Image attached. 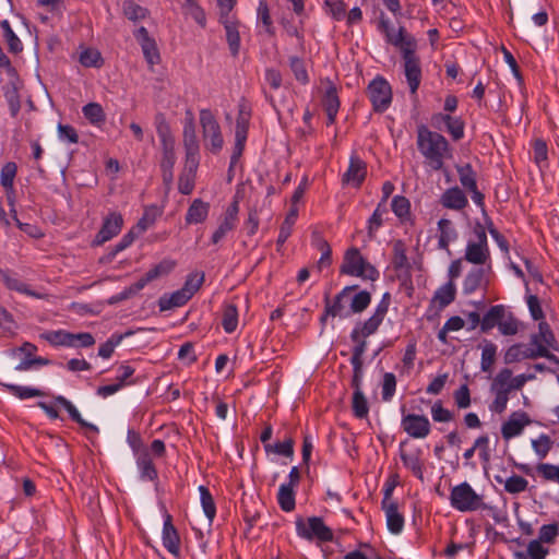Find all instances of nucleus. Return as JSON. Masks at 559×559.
Segmentation results:
<instances>
[{"mask_svg": "<svg viewBox=\"0 0 559 559\" xmlns=\"http://www.w3.org/2000/svg\"><path fill=\"white\" fill-rule=\"evenodd\" d=\"M450 502L454 509L461 512L487 508V504L483 502L481 497L477 495L472 486L466 481L452 488Z\"/></svg>", "mask_w": 559, "mask_h": 559, "instance_id": "39448f33", "label": "nucleus"}, {"mask_svg": "<svg viewBox=\"0 0 559 559\" xmlns=\"http://www.w3.org/2000/svg\"><path fill=\"white\" fill-rule=\"evenodd\" d=\"M371 302V294L367 290H360L350 300V312L360 313L366 310Z\"/></svg>", "mask_w": 559, "mask_h": 559, "instance_id": "052dcab7", "label": "nucleus"}, {"mask_svg": "<svg viewBox=\"0 0 559 559\" xmlns=\"http://www.w3.org/2000/svg\"><path fill=\"white\" fill-rule=\"evenodd\" d=\"M324 8L335 21H342L346 16L347 5L343 0H325Z\"/></svg>", "mask_w": 559, "mask_h": 559, "instance_id": "680f3d73", "label": "nucleus"}, {"mask_svg": "<svg viewBox=\"0 0 559 559\" xmlns=\"http://www.w3.org/2000/svg\"><path fill=\"white\" fill-rule=\"evenodd\" d=\"M512 370L509 368L501 369L491 383L492 390L503 391L510 394L513 390H520L524 385V373L512 377Z\"/></svg>", "mask_w": 559, "mask_h": 559, "instance_id": "ddd939ff", "label": "nucleus"}, {"mask_svg": "<svg viewBox=\"0 0 559 559\" xmlns=\"http://www.w3.org/2000/svg\"><path fill=\"white\" fill-rule=\"evenodd\" d=\"M322 106L324 111H338L341 102L337 95L336 86L330 82L329 87L325 90V93L322 97Z\"/></svg>", "mask_w": 559, "mask_h": 559, "instance_id": "603ef678", "label": "nucleus"}, {"mask_svg": "<svg viewBox=\"0 0 559 559\" xmlns=\"http://www.w3.org/2000/svg\"><path fill=\"white\" fill-rule=\"evenodd\" d=\"M559 536V525L557 523L545 524L539 528V535L536 540L540 544H554Z\"/></svg>", "mask_w": 559, "mask_h": 559, "instance_id": "0e129e2a", "label": "nucleus"}, {"mask_svg": "<svg viewBox=\"0 0 559 559\" xmlns=\"http://www.w3.org/2000/svg\"><path fill=\"white\" fill-rule=\"evenodd\" d=\"M250 118H251V109H250V107L247 106L246 102L242 99L238 104V115L236 118L235 135L248 138Z\"/></svg>", "mask_w": 559, "mask_h": 559, "instance_id": "c756f323", "label": "nucleus"}, {"mask_svg": "<svg viewBox=\"0 0 559 559\" xmlns=\"http://www.w3.org/2000/svg\"><path fill=\"white\" fill-rule=\"evenodd\" d=\"M134 37L142 48L146 62L151 67L158 64L160 62V53L155 39L150 36L148 31L141 26L134 32Z\"/></svg>", "mask_w": 559, "mask_h": 559, "instance_id": "f8f14e48", "label": "nucleus"}, {"mask_svg": "<svg viewBox=\"0 0 559 559\" xmlns=\"http://www.w3.org/2000/svg\"><path fill=\"white\" fill-rule=\"evenodd\" d=\"M489 255L488 247L469 241L466 247L465 259L474 264H484Z\"/></svg>", "mask_w": 559, "mask_h": 559, "instance_id": "4c0bfd02", "label": "nucleus"}, {"mask_svg": "<svg viewBox=\"0 0 559 559\" xmlns=\"http://www.w3.org/2000/svg\"><path fill=\"white\" fill-rule=\"evenodd\" d=\"M538 336L544 338V345L547 349L559 352V346L555 333L547 321H542L538 323Z\"/></svg>", "mask_w": 559, "mask_h": 559, "instance_id": "4d7b16f0", "label": "nucleus"}, {"mask_svg": "<svg viewBox=\"0 0 559 559\" xmlns=\"http://www.w3.org/2000/svg\"><path fill=\"white\" fill-rule=\"evenodd\" d=\"M80 63L85 68H100L104 63L102 55L98 50L86 48L80 53Z\"/></svg>", "mask_w": 559, "mask_h": 559, "instance_id": "13d9d810", "label": "nucleus"}, {"mask_svg": "<svg viewBox=\"0 0 559 559\" xmlns=\"http://www.w3.org/2000/svg\"><path fill=\"white\" fill-rule=\"evenodd\" d=\"M438 229L440 231L439 236V248L444 249L450 253L449 243L450 241L454 240L456 238V231L452 227L451 221L447 218H441L438 222Z\"/></svg>", "mask_w": 559, "mask_h": 559, "instance_id": "58836bf2", "label": "nucleus"}, {"mask_svg": "<svg viewBox=\"0 0 559 559\" xmlns=\"http://www.w3.org/2000/svg\"><path fill=\"white\" fill-rule=\"evenodd\" d=\"M53 404L63 407L74 423L79 424L82 421L83 417L81 416L80 412L67 397L62 395H56L53 396Z\"/></svg>", "mask_w": 559, "mask_h": 559, "instance_id": "69168bd1", "label": "nucleus"}, {"mask_svg": "<svg viewBox=\"0 0 559 559\" xmlns=\"http://www.w3.org/2000/svg\"><path fill=\"white\" fill-rule=\"evenodd\" d=\"M524 430V412L513 413L507 421L502 424L501 435L504 440H510L520 436Z\"/></svg>", "mask_w": 559, "mask_h": 559, "instance_id": "4be33fe9", "label": "nucleus"}, {"mask_svg": "<svg viewBox=\"0 0 559 559\" xmlns=\"http://www.w3.org/2000/svg\"><path fill=\"white\" fill-rule=\"evenodd\" d=\"M391 207L394 214L401 219L404 221L411 215V203L406 197L395 195L392 199Z\"/></svg>", "mask_w": 559, "mask_h": 559, "instance_id": "bf43d9fd", "label": "nucleus"}, {"mask_svg": "<svg viewBox=\"0 0 559 559\" xmlns=\"http://www.w3.org/2000/svg\"><path fill=\"white\" fill-rule=\"evenodd\" d=\"M457 174L460 182L465 189H467L468 191L475 190V188L477 187L476 174L471 164H465L459 167Z\"/></svg>", "mask_w": 559, "mask_h": 559, "instance_id": "6e6d98bb", "label": "nucleus"}, {"mask_svg": "<svg viewBox=\"0 0 559 559\" xmlns=\"http://www.w3.org/2000/svg\"><path fill=\"white\" fill-rule=\"evenodd\" d=\"M288 61L290 71L293 72L296 81H298L301 85H307L310 82V78L306 68L305 60L297 56H290Z\"/></svg>", "mask_w": 559, "mask_h": 559, "instance_id": "de8ad7c7", "label": "nucleus"}, {"mask_svg": "<svg viewBox=\"0 0 559 559\" xmlns=\"http://www.w3.org/2000/svg\"><path fill=\"white\" fill-rule=\"evenodd\" d=\"M200 162H187L178 178V190L185 195L192 193L195 186V176Z\"/></svg>", "mask_w": 559, "mask_h": 559, "instance_id": "a211bd4d", "label": "nucleus"}, {"mask_svg": "<svg viewBox=\"0 0 559 559\" xmlns=\"http://www.w3.org/2000/svg\"><path fill=\"white\" fill-rule=\"evenodd\" d=\"M378 31L384 35L386 43L400 49L409 91L412 94H416L421 82L423 71L420 58L416 53L415 37L408 34L404 26H400L397 33H394L389 19L382 11L379 16Z\"/></svg>", "mask_w": 559, "mask_h": 559, "instance_id": "f257e3e1", "label": "nucleus"}, {"mask_svg": "<svg viewBox=\"0 0 559 559\" xmlns=\"http://www.w3.org/2000/svg\"><path fill=\"white\" fill-rule=\"evenodd\" d=\"M0 385L4 388L9 393L13 394L20 400H26L31 397L45 396L46 393L39 389L22 386L12 383H5L0 380Z\"/></svg>", "mask_w": 559, "mask_h": 559, "instance_id": "2f4dec72", "label": "nucleus"}, {"mask_svg": "<svg viewBox=\"0 0 559 559\" xmlns=\"http://www.w3.org/2000/svg\"><path fill=\"white\" fill-rule=\"evenodd\" d=\"M200 124L206 147L213 154L219 153L224 145V139L221 126L210 109L200 110Z\"/></svg>", "mask_w": 559, "mask_h": 559, "instance_id": "423d86ee", "label": "nucleus"}, {"mask_svg": "<svg viewBox=\"0 0 559 559\" xmlns=\"http://www.w3.org/2000/svg\"><path fill=\"white\" fill-rule=\"evenodd\" d=\"M358 289V285H350L344 287L338 294L335 295L333 301H330L329 294L324 296V304L326 306V314H331V317H347L349 312L343 313L345 310L344 299L348 296L350 292Z\"/></svg>", "mask_w": 559, "mask_h": 559, "instance_id": "f3484780", "label": "nucleus"}, {"mask_svg": "<svg viewBox=\"0 0 559 559\" xmlns=\"http://www.w3.org/2000/svg\"><path fill=\"white\" fill-rule=\"evenodd\" d=\"M122 10L124 16L132 22L145 20L150 15V11L146 8L135 3L133 0H124Z\"/></svg>", "mask_w": 559, "mask_h": 559, "instance_id": "a18cd8bd", "label": "nucleus"}, {"mask_svg": "<svg viewBox=\"0 0 559 559\" xmlns=\"http://www.w3.org/2000/svg\"><path fill=\"white\" fill-rule=\"evenodd\" d=\"M17 173V166L14 162L5 163L1 168L0 183L5 191L13 193L14 178Z\"/></svg>", "mask_w": 559, "mask_h": 559, "instance_id": "3c124183", "label": "nucleus"}, {"mask_svg": "<svg viewBox=\"0 0 559 559\" xmlns=\"http://www.w3.org/2000/svg\"><path fill=\"white\" fill-rule=\"evenodd\" d=\"M133 335V331L129 330L124 333H114L111 336L103 343L98 348V356L108 359L112 356L115 347L118 346L123 338Z\"/></svg>", "mask_w": 559, "mask_h": 559, "instance_id": "c9c22d12", "label": "nucleus"}, {"mask_svg": "<svg viewBox=\"0 0 559 559\" xmlns=\"http://www.w3.org/2000/svg\"><path fill=\"white\" fill-rule=\"evenodd\" d=\"M123 225V217L119 212H111L104 218L99 231L96 234L93 245L100 246L117 236Z\"/></svg>", "mask_w": 559, "mask_h": 559, "instance_id": "9b49d317", "label": "nucleus"}, {"mask_svg": "<svg viewBox=\"0 0 559 559\" xmlns=\"http://www.w3.org/2000/svg\"><path fill=\"white\" fill-rule=\"evenodd\" d=\"M187 292V289L180 288L171 294L160 296L158 299L159 310L166 311L186 305L191 299Z\"/></svg>", "mask_w": 559, "mask_h": 559, "instance_id": "b1692460", "label": "nucleus"}, {"mask_svg": "<svg viewBox=\"0 0 559 559\" xmlns=\"http://www.w3.org/2000/svg\"><path fill=\"white\" fill-rule=\"evenodd\" d=\"M389 210L384 202H379L376 210L368 219L367 233L370 239L374 238L377 230L383 224V216L388 214Z\"/></svg>", "mask_w": 559, "mask_h": 559, "instance_id": "ea45409f", "label": "nucleus"}, {"mask_svg": "<svg viewBox=\"0 0 559 559\" xmlns=\"http://www.w3.org/2000/svg\"><path fill=\"white\" fill-rule=\"evenodd\" d=\"M445 124L447 132L451 135L453 141H459L464 136L465 122L461 117L447 118Z\"/></svg>", "mask_w": 559, "mask_h": 559, "instance_id": "e2e57ef3", "label": "nucleus"}, {"mask_svg": "<svg viewBox=\"0 0 559 559\" xmlns=\"http://www.w3.org/2000/svg\"><path fill=\"white\" fill-rule=\"evenodd\" d=\"M456 296V287L454 282L449 281L435 293L433 300L438 302L439 308H445L454 301Z\"/></svg>", "mask_w": 559, "mask_h": 559, "instance_id": "f704fd0d", "label": "nucleus"}, {"mask_svg": "<svg viewBox=\"0 0 559 559\" xmlns=\"http://www.w3.org/2000/svg\"><path fill=\"white\" fill-rule=\"evenodd\" d=\"M467 203L466 195L459 187L447 189L441 197V204L445 209L463 210Z\"/></svg>", "mask_w": 559, "mask_h": 559, "instance_id": "5701e85b", "label": "nucleus"}, {"mask_svg": "<svg viewBox=\"0 0 559 559\" xmlns=\"http://www.w3.org/2000/svg\"><path fill=\"white\" fill-rule=\"evenodd\" d=\"M401 425L403 430L415 439H424L430 433V423L424 415H404Z\"/></svg>", "mask_w": 559, "mask_h": 559, "instance_id": "9d476101", "label": "nucleus"}, {"mask_svg": "<svg viewBox=\"0 0 559 559\" xmlns=\"http://www.w3.org/2000/svg\"><path fill=\"white\" fill-rule=\"evenodd\" d=\"M0 278L7 286V288L11 290H15L19 293H23L26 295H34L27 287V285L21 282L17 277L12 276L10 271L3 270L0 267Z\"/></svg>", "mask_w": 559, "mask_h": 559, "instance_id": "8fccbe9b", "label": "nucleus"}, {"mask_svg": "<svg viewBox=\"0 0 559 559\" xmlns=\"http://www.w3.org/2000/svg\"><path fill=\"white\" fill-rule=\"evenodd\" d=\"M187 117L183 126V147L187 162H200V145L195 132L194 118L190 110L186 112Z\"/></svg>", "mask_w": 559, "mask_h": 559, "instance_id": "6e6552de", "label": "nucleus"}, {"mask_svg": "<svg viewBox=\"0 0 559 559\" xmlns=\"http://www.w3.org/2000/svg\"><path fill=\"white\" fill-rule=\"evenodd\" d=\"M485 269L474 267L465 276L463 282V294L471 295L478 288L487 286L488 282L485 280Z\"/></svg>", "mask_w": 559, "mask_h": 559, "instance_id": "412c9836", "label": "nucleus"}, {"mask_svg": "<svg viewBox=\"0 0 559 559\" xmlns=\"http://www.w3.org/2000/svg\"><path fill=\"white\" fill-rule=\"evenodd\" d=\"M386 515V526L392 534H400L404 527V516L399 512L397 502L382 506Z\"/></svg>", "mask_w": 559, "mask_h": 559, "instance_id": "393cba45", "label": "nucleus"}, {"mask_svg": "<svg viewBox=\"0 0 559 559\" xmlns=\"http://www.w3.org/2000/svg\"><path fill=\"white\" fill-rule=\"evenodd\" d=\"M506 317V308L503 305H496L490 307L487 313L481 319V332L487 333L495 326H499L501 320Z\"/></svg>", "mask_w": 559, "mask_h": 559, "instance_id": "cd10ccee", "label": "nucleus"}, {"mask_svg": "<svg viewBox=\"0 0 559 559\" xmlns=\"http://www.w3.org/2000/svg\"><path fill=\"white\" fill-rule=\"evenodd\" d=\"M163 214V209L156 204L146 205L144 207V212L142 217L136 223L135 228L139 229L140 233L145 231L148 227H151L158 217Z\"/></svg>", "mask_w": 559, "mask_h": 559, "instance_id": "7c9ffc66", "label": "nucleus"}, {"mask_svg": "<svg viewBox=\"0 0 559 559\" xmlns=\"http://www.w3.org/2000/svg\"><path fill=\"white\" fill-rule=\"evenodd\" d=\"M367 176V164L356 154L349 158L347 170L342 177L343 183H352L354 187L359 188L365 181Z\"/></svg>", "mask_w": 559, "mask_h": 559, "instance_id": "4468645a", "label": "nucleus"}, {"mask_svg": "<svg viewBox=\"0 0 559 559\" xmlns=\"http://www.w3.org/2000/svg\"><path fill=\"white\" fill-rule=\"evenodd\" d=\"M340 273L371 282H376L380 277L378 269L364 258L356 247H350L345 251Z\"/></svg>", "mask_w": 559, "mask_h": 559, "instance_id": "7ed1b4c3", "label": "nucleus"}, {"mask_svg": "<svg viewBox=\"0 0 559 559\" xmlns=\"http://www.w3.org/2000/svg\"><path fill=\"white\" fill-rule=\"evenodd\" d=\"M277 503L284 512H292L296 508L295 488L281 485L277 492Z\"/></svg>", "mask_w": 559, "mask_h": 559, "instance_id": "473e14b6", "label": "nucleus"}, {"mask_svg": "<svg viewBox=\"0 0 559 559\" xmlns=\"http://www.w3.org/2000/svg\"><path fill=\"white\" fill-rule=\"evenodd\" d=\"M545 297L546 296H542L539 287H530L528 283H526V305L532 319L538 323L546 321L545 312L542 307Z\"/></svg>", "mask_w": 559, "mask_h": 559, "instance_id": "dca6fc26", "label": "nucleus"}, {"mask_svg": "<svg viewBox=\"0 0 559 559\" xmlns=\"http://www.w3.org/2000/svg\"><path fill=\"white\" fill-rule=\"evenodd\" d=\"M3 95L8 102L11 117L15 118L21 110V98L16 82L10 81L3 86Z\"/></svg>", "mask_w": 559, "mask_h": 559, "instance_id": "c85d7f7f", "label": "nucleus"}, {"mask_svg": "<svg viewBox=\"0 0 559 559\" xmlns=\"http://www.w3.org/2000/svg\"><path fill=\"white\" fill-rule=\"evenodd\" d=\"M367 96L374 112H384L392 103L393 94L390 83L381 75H377L367 86Z\"/></svg>", "mask_w": 559, "mask_h": 559, "instance_id": "0eeeda50", "label": "nucleus"}, {"mask_svg": "<svg viewBox=\"0 0 559 559\" xmlns=\"http://www.w3.org/2000/svg\"><path fill=\"white\" fill-rule=\"evenodd\" d=\"M221 23L224 25L226 32V40L228 43L229 51L233 57H237L240 50V34L238 31V22L223 20Z\"/></svg>", "mask_w": 559, "mask_h": 559, "instance_id": "bb28decb", "label": "nucleus"}, {"mask_svg": "<svg viewBox=\"0 0 559 559\" xmlns=\"http://www.w3.org/2000/svg\"><path fill=\"white\" fill-rule=\"evenodd\" d=\"M526 272L530 275V281H526L528 283L530 287H539L542 292V296H547L550 292V286L544 282V277L542 272L537 266L532 264L530 260L526 259Z\"/></svg>", "mask_w": 559, "mask_h": 559, "instance_id": "e433bc0d", "label": "nucleus"}, {"mask_svg": "<svg viewBox=\"0 0 559 559\" xmlns=\"http://www.w3.org/2000/svg\"><path fill=\"white\" fill-rule=\"evenodd\" d=\"M0 27L3 31V37L8 44V49L11 53H20L23 51V44L21 39L13 32L8 20L0 21Z\"/></svg>", "mask_w": 559, "mask_h": 559, "instance_id": "a19ab883", "label": "nucleus"}, {"mask_svg": "<svg viewBox=\"0 0 559 559\" xmlns=\"http://www.w3.org/2000/svg\"><path fill=\"white\" fill-rule=\"evenodd\" d=\"M295 440L292 436H286L284 441L274 444H265L264 450L266 453H276L285 457L294 456Z\"/></svg>", "mask_w": 559, "mask_h": 559, "instance_id": "49530a36", "label": "nucleus"}, {"mask_svg": "<svg viewBox=\"0 0 559 559\" xmlns=\"http://www.w3.org/2000/svg\"><path fill=\"white\" fill-rule=\"evenodd\" d=\"M297 535L307 540L317 539L319 543L332 542L333 531L325 525L320 516H310L307 521L298 516L295 521Z\"/></svg>", "mask_w": 559, "mask_h": 559, "instance_id": "20e7f679", "label": "nucleus"}, {"mask_svg": "<svg viewBox=\"0 0 559 559\" xmlns=\"http://www.w3.org/2000/svg\"><path fill=\"white\" fill-rule=\"evenodd\" d=\"M549 549L540 544V540H531L526 545V559H546Z\"/></svg>", "mask_w": 559, "mask_h": 559, "instance_id": "774afa93", "label": "nucleus"}, {"mask_svg": "<svg viewBox=\"0 0 559 559\" xmlns=\"http://www.w3.org/2000/svg\"><path fill=\"white\" fill-rule=\"evenodd\" d=\"M136 466L140 471L141 479L150 481H156L158 479V472L148 449H143L136 456Z\"/></svg>", "mask_w": 559, "mask_h": 559, "instance_id": "aec40b11", "label": "nucleus"}, {"mask_svg": "<svg viewBox=\"0 0 559 559\" xmlns=\"http://www.w3.org/2000/svg\"><path fill=\"white\" fill-rule=\"evenodd\" d=\"M407 440L401 441L399 444V454L403 465L412 472V474L424 481L425 461L423 459V450L417 448L412 452H407L405 447Z\"/></svg>", "mask_w": 559, "mask_h": 559, "instance_id": "1a4fd4ad", "label": "nucleus"}, {"mask_svg": "<svg viewBox=\"0 0 559 559\" xmlns=\"http://www.w3.org/2000/svg\"><path fill=\"white\" fill-rule=\"evenodd\" d=\"M163 545L175 557L180 555V536L173 524V516L166 512L163 526Z\"/></svg>", "mask_w": 559, "mask_h": 559, "instance_id": "2eb2a0df", "label": "nucleus"}, {"mask_svg": "<svg viewBox=\"0 0 559 559\" xmlns=\"http://www.w3.org/2000/svg\"><path fill=\"white\" fill-rule=\"evenodd\" d=\"M200 496H201V504L204 511V514L209 519L210 523L213 522L215 515H216V506L214 502V499L205 486L199 487Z\"/></svg>", "mask_w": 559, "mask_h": 559, "instance_id": "5fc2aeb1", "label": "nucleus"}, {"mask_svg": "<svg viewBox=\"0 0 559 559\" xmlns=\"http://www.w3.org/2000/svg\"><path fill=\"white\" fill-rule=\"evenodd\" d=\"M71 334L72 332L66 330H57L43 333L40 337L47 341L51 346L70 347L71 345H74L71 343Z\"/></svg>", "mask_w": 559, "mask_h": 559, "instance_id": "c03bdc74", "label": "nucleus"}, {"mask_svg": "<svg viewBox=\"0 0 559 559\" xmlns=\"http://www.w3.org/2000/svg\"><path fill=\"white\" fill-rule=\"evenodd\" d=\"M82 112L85 119L88 120L90 123L100 127L106 121V115L100 104L98 103H88L82 108Z\"/></svg>", "mask_w": 559, "mask_h": 559, "instance_id": "37998d69", "label": "nucleus"}, {"mask_svg": "<svg viewBox=\"0 0 559 559\" xmlns=\"http://www.w3.org/2000/svg\"><path fill=\"white\" fill-rule=\"evenodd\" d=\"M210 213V203L202 199H194L189 205L185 221L187 225L201 224L206 221Z\"/></svg>", "mask_w": 559, "mask_h": 559, "instance_id": "6ab92c4d", "label": "nucleus"}, {"mask_svg": "<svg viewBox=\"0 0 559 559\" xmlns=\"http://www.w3.org/2000/svg\"><path fill=\"white\" fill-rule=\"evenodd\" d=\"M533 160L543 170L548 167V146L545 140L534 139L532 141Z\"/></svg>", "mask_w": 559, "mask_h": 559, "instance_id": "72a5a7b5", "label": "nucleus"}, {"mask_svg": "<svg viewBox=\"0 0 559 559\" xmlns=\"http://www.w3.org/2000/svg\"><path fill=\"white\" fill-rule=\"evenodd\" d=\"M352 409L356 418H367L369 414V404L364 392H354L352 400Z\"/></svg>", "mask_w": 559, "mask_h": 559, "instance_id": "864d4df0", "label": "nucleus"}, {"mask_svg": "<svg viewBox=\"0 0 559 559\" xmlns=\"http://www.w3.org/2000/svg\"><path fill=\"white\" fill-rule=\"evenodd\" d=\"M297 218H298V209L296 206L292 205V207L287 212V214L280 227V233H278V237L276 240L277 250H280V247H282L287 241V239L290 237V235L293 233L294 225L297 222Z\"/></svg>", "mask_w": 559, "mask_h": 559, "instance_id": "a878e982", "label": "nucleus"}, {"mask_svg": "<svg viewBox=\"0 0 559 559\" xmlns=\"http://www.w3.org/2000/svg\"><path fill=\"white\" fill-rule=\"evenodd\" d=\"M392 264L395 271H408L411 269V264L406 254V247L403 240H396L393 243Z\"/></svg>", "mask_w": 559, "mask_h": 559, "instance_id": "79ce46f5", "label": "nucleus"}, {"mask_svg": "<svg viewBox=\"0 0 559 559\" xmlns=\"http://www.w3.org/2000/svg\"><path fill=\"white\" fill-rule=\"evenodd\" d=\"M396 390V377L392 372H385L382 382V400L384 402L391 401Z\"/></svg>", "mask_w": 559, "mask_h": 559, "instance_id": "338daca9", "label": "nucleus"}, {"mask_svg": "<svg viewBox=\"0 0 559 559\" xmlns=\"http://www.w3.org/2000/svg\"><path fill=\"white\" fill-rule=\"evenodd\" d=\"M417 148L425 157L426 163L433 169L440 170L444 158L450 153L448 140L439 132L431 131L427 126L417 127Z\"/></svg>", "mask_w": 559, "mask_h": 559, "instance_id": "f03ea898", "label": "nucleus"}, {"mask_svg": "<svg viewBox=\"0 0 559 559\" xmlns=\"http://www.w3.org/2000/svg\"><path fill=\"white\" fill-rule=\"evenodd\" d=\"M222 325L226 333H233L238 325V309L234 304L224 307Z\"/></svg>", "mask_w": 559, "mask_h": 559, "instance_id": "09e8293b", "label": "nucleus"}]
</instances>
